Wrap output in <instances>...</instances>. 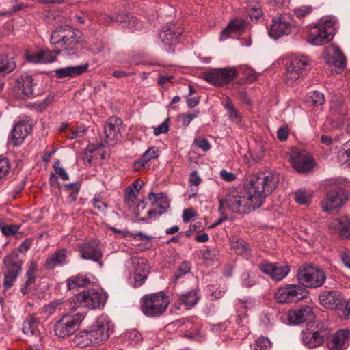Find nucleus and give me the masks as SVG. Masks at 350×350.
Returning <instances> with one entry per match:
<instances>
[{
    "mask_svg": "<svg viewBox=\"0 0 350 350\" xmlns=\"http://www.w3.org/2000/svg\"><path fill=\"white\" fill-rule=\"evenodd\" d=\"M278 181L275 174L267 172L252 175L247 183H244L247 194L254 203V208H259L263 204L265 199L277 187Z\"/></svg>",
    "mask_w": 350,
    "mask_h": 350,
    "instance_id": "obj_1",
    "label": "nucleus"
},
{
    "mask_svg": "<svg viewBox=\"0 0 350 350\" xmlns=\"http://www.w3.org/2000/svg\"><path fill=\"white\" fill-rule=\"evenodd\" d=\"M81 32L70 26L64 25L55 29L51 35V44L66 55L77 53L81 44Z\"/></svg>",
    "mask_w": 350,
    "mask_h": 350,
    "instance_id": "obj_2",
    "label": "nucleus"
},
{
    "mask_svg": "<svg viewBox=\"0 0 350 350\" xmlns=\"http://www.w3.org/2000/svg\"><path fill=\"white\" fill-rule=\"evenodd\" d=\"M219 211L227 208L234 213H248L255 210L254 203L252 202L251 198L247 194L245 190H232L229 191L224 200H220Z\"/></svg>",
    "mask_w": 350,
    "mask_h": 350,
    "instance_id": "obj_3",
    "label": "nucleus"
},
{
    "mask_svg": "<svg viewBox=\"0 0 350 350\" xmlns=\"http://www.w3.org/2000/svg\"><path fill=\"white\" fill-rule=\"evenodd\" d=\"M105 302L104 295L97 291L90 290L75 295L63 304L65 308L75 310L79 308L96 309L103 306Z\"/></svg>",
    "mask_w": 350,
    "mask_h": 350,
    "instance_id": "obj_4",
    "label": "nucleus"
},
{
    "mask_svg": "<svg viewBox=\"0 0 350 350\" xmlns=\"http://www.w3.org/2000/svg\"><path fill=\"white\" fill-rule=\"evenodd\" d=\"M169 304L167 297L163 293L150 294L142 298V310L147 317L161 314Z\"/></svg>",
    "mask_w": 350,
    "mask_h": 350,
    "instance_id": "obj_5",
    "label": "nucleus"
},
{
    "mask_svg": "<svg viewBox=\"0 0 350 350\" xmlns=\"http://www.w3.org/2000/svg\"><path fill=\"white\" fill-rule=\"evenodd\" d=\"M297 279L302 286L308 288H317L324 284L326 274L321 269L302 265L297 270Z\"/></svg>",
    "mask_w": 350,
    "mask_h": 350,
    "instance_id": "obj_6",
    "label": "nucleus"
},
{
    "mask_svg": "<svg viewBox=\"0 0 350 350\" xmlns=\"http://www.w3.org/2000/svg\"><path fill=\"white\" fill-rule=\"evenodd\" d=\"M310 60L307 57L299 55L293 57L287 64L284 82L287 85L293 86L304 77Z\"/></svg>",
    "mask_w": 350,
    "mask_h": 350,
    "instance_id": "obj_7",
    "label": "nucleus"
},
{
    "mask_svg": "<svg viewBox=\"0 0 350 350\" xmlns=\"http://www.w3.org/2000/svg\"><path fill=\"white\" fill-rule=\"evenodd\" d=\"M330 334L327 325L317 323L312 328H307L302 331L301 340L304 345L308 349L317 348L323 344Z\"/></svg>",
    "mask_w": 350,
    "mask_h": 350,
    "instance_id": "obj_8",
    "label": "nucleus"
},
{
    "mask_svg": "<svg viewBox=\"0 0 350 350\" xmlns=\"http://www.w3.org/2000/svg\"><path fill=\"white\" fill-rule=\"evenodd\" d=\"M88 330L93 345H100L109 339L113 325L107 317H100Z\"/></svg>",
    "mask_w": 350,
    "mask_h": 350,
    "instance_id": "obj_9",
    "label": "nucleus"
},
{
    "mask_svg": "<svg viewBox=\"0 0 350 350\" xmlns=\"http://www.w3.org/2000/svg\"><path fill=\"white\" fill-rule=\"evenodd\" d=\"M84 319L82 313L75 315L65 314L54 325L55 334L59 338H65L74 334Z\"/></svg>",
    "mask_w": 350,
    "mask_h": 350,
    "instance_id": "obj_10",
    "label": "nucleus"
},
{
    "mask_svg": "<svg viewBox=\"0 0 350 350\" xmlns=\"http://www.w3.org/2000/svg\"><path fill=\"white\" fill-rule=\"evenodd\" d=\"M237 75L234 68H214L203 72L202 78L213 85L222 86L232 81Z\"/></svg>",
    "mask_w": 350,
    "mask_h": 350,
    "instance_id": "obj_11",
    "label": "nucleus"
},
{
    "mask_svg": "<svg viewBox=\"0 0 350 350\" xmlns=\"http://www.w3.org/2000/svg\"><path fill=\"white\" fill-rule=\"evenodd\" d=\"M308 291L300 285L288 284L279 288L274 298L278 303L298 302L306 297Z\"/></svg>",
    "mask_w": 350,
    "mask_h": 350,
    "instance_id": "obj_12",
    "label": "nucleus"
},
{
    "mask_svg": "<svg viewBox=\"0 0 350 350\" xmlns=\"http://www.w3.org/2000/svg\"><path fill=\"white\" fill-rule=\"evenodd\" d=\"M296 27L293 18L288 14L282 15L272 20L268 28L269 35L275 39L289 35Z\"/></svg>",
    "mask_w": 350,
    "mask_h": 350,
    "instance_id": "obj_13",
    "label": "nucleus"
},
{
    "mask_svg": "<svg viewBox=\"0 0 350 350\" xmlns=\"http://www.w3.org/2000/svg\"><path fill=\"white\" fill-rule=\"evenodd\" d=\"M4 263L6 269L4 273L3 286L5 288H9L13 286L21 273L23 261L18 258L16 254H12L5 257Z\"/></svg>",
    "mask_w": 350,
    "mask_h": 350,
    "instance_id": "obj_14",
    "label": "nucleus"
},
{
    "mask_svg": "<svg viewBox=\"0 0 350 350\" xmlns=\"http://www.w3.org/2000/svg\"><path fill=\"white\" fill-rule=\"evenodd\" d=\"M346 199L345 191L342 189H334L328 191L321 201V208L323 211L331 213L334 211L340 208L344 205Z\"/></svg>",
    "mask_w": 350,
    "mask_h": 350,
    "instance_id": "obj_15",
    "label": "nucleus"
},
{
    "mask_svg": "<svg viewBox=\"0 0 350 350\" xmlns=\"http://www.w3.org/2000/svg\"><path fill=\"white\" fill-rule=\"evenodd\" d=\"M292 166L300 173H308L314 167V160L305 150H295L291 155Z\"/></svg>",
    "mask_w": 350,
    "mask_h": 350,
    "instance_id": "obj_16",
    "label": "nucleus"
},
{
    "mask_svg": "<svg viewBox=\"0 0 350 350\" xmlns=\"http://www.w3.org/2000/svg\"><path fill=\"white\" fill-rule=\"evenodd\" d=\"M259 269L275 281L282 280L290 272L289 266L285 263H262L259 265Z\"/></svg>",
    "mask_w": 350,
    "mask_h": 350,
    "instance_id": "obj_17",
    "label": "nucleus"
},
{
    "mask_svg": "<svg viewBox=\"0 0 350 350\" xmlns=\"http://www.w3.org/2000/svg\"><path fill=\"white\" fill-rule=\"evenodd\" d=\"M131 262L133 265V277L135 279L134 286H142L146 280L149 273V265L146 260L137 257L131 258Z\"/></svg>",
    "mask_w": 350,
    "mask_h": 350,
    "instance_id": "obj_18",
    "label": "nucleus"
},
{
    "mask_svg": "<svg viewBox=\"0 0 350 350\" xmlns=\"http://www.w3.org/2000/svg\"><path fill=\"white\" fill-rule=\"evenodd\" d=\"M321 306L326 309L337 310L343 306V298L337 291H325L319 295Z\"/></svg>",
    "mask_w": 350,
    "mask_h": 350,
    "instance_id": "obj_19",
    "label": "nucleus"
},
{
    "mask_svg": "<svg viewBox=\"0 0 350 350\" xmlns=\"http://www.w3.org/2000/svg\"><path fill=\"white\" fill-rule=\"evenodd\" d=\"M314 317L315 313L313 308L308 306L290 310L288 312V319L290 323L294 325H298L307 321H312Z\"/></svg>",
    "mask_w": 350,
    "mask_h": 350,
    "instance_id": "obj_20",
    "label": "nucleus"
},
{
    "mask_svg": "<svg viewBox=\"0 0 350 350\" xmlns=\"http://www.w3.org/2000/svg\"><path fill=\"white\" fill-rule=\"evenodd\" d=\"M148 200L155 207L154 209H150L148 211L147 214L149 218H151L152 215L156 214L161 215L170 207V201L163 193L158 194L150 193Z\"/></svg>",
    "mask_w": 350,
    "mask_h": 350,
    "instance_id": "obj_21",
    "label": "nucleus"
},
{
    "mask_svg": "<svg viewBox=\"0 0 350 350\" xmlns=\"http://www.w3.org/2000/svg\"><path fill=\"white\" fill-rule=\"evenodd\" d=\"M79 251L81 254V258L84 260L98 262L103 256L98 243L96 241L85 242L81 244L79 246Z\"/></svg>",
    "mask_w": 350,
    "mask_h": 350,
    "instance_id": "obj_22",
    "label": "nucleus"
},
{
    "mask_svg": "<svg viewBox=\"0 0 350 350\" xmlns=\"http://www.w3.org/2000/svg\"><path fill=\"white\" fill-rule=\"evenodd\" d=\"M183 33V29L180 27L173 26L172 27H165L159 33V38L166 51L170 47L176 44Z\"/></svg>",
    "mask_w": 350,
    "mask_h": 350,
    "instance_id": "obj_23",
    "label": "nucleus"
},
{
    "mask_svg": "<svg viewBox=\"0 0 350 350\" xmlns=\"http://www.w3.org/2000/svg\"><path fill=\"white\" fill-rule=\"evenodd\" d=\"M327 63L337 69V72H342L346 67V58L340 50L336 45H332L328 49V57Z\"/></svg>",
    "mask_w": 350,
    "mask_h": 350,
    "instance_id": "obj_24",
    "label": "nucleus"
},
{
    "mask_svg": "<svg viewBox=\"0 0 350 350\" xmlns=\"http://www.w3.org/2000/svg\"><path fill=\"white\" fill-rule=\"evenodd\" d=\"M94 277L91 273H78L66 280L68 290H77L79 288H85L93 283Z\"/></svg>",
    "mask_w": 350,
    "mask_h": 350,
    "instance_id": "obj_25",
    "label": "nucleus"
},
{
    "mask_svg": "<svg viewBox=\"0 0 350 350\" xmlns=\"http://www.w3.org/2000/svg\"><path fill=\"white\" fill-rule=\"evenodd\" d=\"M332 39L323 27L317 24L310 30L308 40L310 44L315 46L325 44Z\"/></svg>",
    "mask_w": 350,
    "mask_h": 350,
    "instance_id": "obj_26",
    "label": "nucleus"
},
{
    "mask_svg": "<svg viewBox=\"0 0 350 350\" xmlns=\"http://www.w3.org/2000/svg\"><path fill=\"white\" fill-rule=\"evenodd\" d=\"M122 120L118 118H110L104 127L105 138L107 142L118 140L120 137V126Z\"/></svg>",
    "mask_w": 350,
    "mask_h": 350,
    "instance_id": "obj_27",
    "label": "nucleus"
},
{
    "mask_svg": "<svg viewBox=\"0 0 350 350\" xmlns=\"http://www.w3.org/2000/svg\"><path fill=\"white\" fill-rule=\"evenodd\" d=\"M329 228L335 230L342 239H350V218L346 215L332 220Z\"/></svg>",
    "mask_w": 350,
    "mask_h": 350,
    "instance_id": "obj_28",
    "label": "nucleus"
},
{
    "mask_svg": "<svg viewBox=\"0 0 350 350\" xmlns=\"http://www.w3.org/2000/svg\"><path fill=\"white\" fill-rule=\"evenodd\" d=\"M350 336V332L347 329H342L336 332L327 342L329 350H345V345Z\"/></svg>",
    "mask_w": 350,
    "mask_h": 350,
    "instance_id": "obj_29",
    "label": "nucleus"
},
{
    "mask_svg": "<svg viewBox=\"0 0 350 350\" xmlns=\"http://www.w3.org/2000/svg\"><path fill=\"white\" fill-rule=\"evenodd\" d=\"M102 143L89 145L84 152L83 160L85 163L91 165L93 162L105 159Z\"/></svg>",
    "mask_w": 350,
    "mask_h": 350,
    "instance_id": "obj_30",
    "label": "nucleus"
},
{
    "mask_svg": "<svg viewBox=\"0 0 350 350\" xmlns=\"http://www.w3.org/2000/svg\"><path fill=\"white\" fill-rule=\"evenodd\" d=\"M69 254L70 253L65 249L56 251L46 258L45 262L46 269L51 270L66 264Z\"/></svg>",
    "mask_w": 350,
    "mask_h": 350,
    "instance_id": "obj_31",
    "label": "nucleus"
},
{
    "mask_svg": "<svg viewBox=\"0 0 350 350\" xmlns=\"http://www.w3.org/2000/svg\"><path fill=\"white\" fill-rule=\"evenodd\" d=\"M31 131V125L26 122H21L16 124L13 129L12 134V141L14 145L18 146L21 144Z\"/></svg>",
    "mask_w": 350,
    "mask_h": 350,
    "instance_id": "obj_32",
    "label": "nucleus"
},
{
    "mask_svg": "<svg viewBox=\"0 0 350 350\" xmlns=\"http://www.w3.org/2000/svg\"><path fill=\"white\" fill-rule=\"evenodd\" d=\"M88 68V65H80L76 66H68L55 70V76L62 79L65 77H74L85 72Z\"/></svg>",
    "mask_w": 350,
    "mask_h": 350,
    "instance_id": "obj_33",
    "label": "nucleus"
},
{
    "mask_svg": "<svg viewBox=\"0 0 350 350\" xmlns=\"http://www.w3.org/2000/svg\"><path fill=\"white\" fill-rule=\"evenodd\" d=\"M159 148L157 146H151L146 150L142 155L141 158L135 162L134 167L136 170H139L144 168L146 165L152 159H157L159 157Z\"/></svg>",
    "mask_w": 350,
    "mask_h": 350,
    "instance_id": "obj_34",
    "label": "nucleus"
},
{
    "mask_svg": "<svg viewBox=\"0 0 350 350\" xmlns=\"http://www.w3.org/2000/svg\"><path fill=\"white\" fill-rule=\"evenodd\" d=\"M245 25V21L243 19L232 20L228 26L222 31L221 34V39H226L229 37L230 33H240L241 32Z\"/></svg>",
    "mask_w": 350,
    "mask_h": 350,
    "instance_id": "obj_35",
    "label": "nucleus"
},
{
    "mask_svg": "<svg viewBox=\"0 0 350 350\" xmlns=\"http://www.w3.org/2000/svg\"><path fill=\"white\" fill-rule=\"evenodd\" d=\"M222 105L227 111V114L230 121L236 124L241 122V115L228 97H226L222 101Z\"/></svg>",
    "mask_w": 350,
    "mask_h": 350,
    "instance_id": "obj_36",
    "label": "nucleus"
},
{
    "mask_svg": "<svg viewBox=\"0 0 350 350\" xmlns=\"http://www.w3.org/2000/svg\"><path fill=\"white\" fill-rule=\"evenodd\" d=\"M80 188L79 182L66 184L62 187V191L68 194L67 202L68 203L71 204L76 201Z\"/></svg>",
    "mask_w": 350,
    "mask_h": 350,
    "instance_id": "obj_37",
    "label": "nucleus"
},
{
    "mask_svg": "<svg viewBox=\"0 0 350 350\" xmlns=\"http://www.w3.org/2000/svg\"><path fill=\"white\" fill-rule=\"evenodd\" d=\"M73 344L80 348L87 347L93 345L88 330H83L77 333L73 340Z\"/></svg>",
    "mask_w": 350,
    "mask_h": 350,
    "instance_id": "obj_38",
    "label": "nucleus"
},
{
    "mask_svg": "<svg viewBox=\"0 0 350 350\" xmlns=\"http://www.w3.org/2000/svg\"><path fill=\"white\" fill-rule=\"evenodd\" d=\"M33 78L31 76L26 75L22 76L18 81L19 88L24 96H30L33 94Z\"/></svg>",
    "mask_w": 350,
    "mask_h": 350,
    "instance_id": "obj_39",
    "label": "nucleus"
},
{
    "mask_svg": "<svg viewBox=\"0 0 350 350\" xmlns=\"http://www.w3.org/2000/svg\"><path fill=\"white\" fill-rule=\"evenodd\" d=\"M312 192L307 189H299L295 192V200L299 205H308L311 202Z\"/></svg>",
    "mask_w": 350,
    "mask_h": 350,
    "instance_id": "obj_40",
    "label": "nucleus"
},
{
    "mask_svg": "<svg viewBox=\"0 0 350 350\" xmlns=\"http://www.w3.org/2000/svg\"><path fill=\"white\" fill-rule=\"evenodd\" d=\"M114 21L122 25L123 27H126L131 29H138L141 27V21L137 18L132 16H126L124 19L122 16H117Z\"/></svg>",
    "mask_w": 350,
    "mask_h": 350,
    "instance_id": "obj_41",
    "label": "nucleus"
},
{
    "mask_svg": "<svg viewBox=\"0 0 350 350\" xmlns=\"http://www.w3.org/2000/svg\"><path fill=\"white\" fill-rule=\"evenodd\" d=\"M232 247L234 252L239 254L248 258L250 254V249L249 245L242 239H237L233 241L232 243Z\"/></svg>",
    "mask_w": 350,
    "mask_h": 350,
    "instance_id": "obj_42",
    "label": "nucleus"
},
{
    "mask_svg": "<svg viewBox=\"0 0 350 350\" xmlns=\"http://www.w3.org/2000/svg\"><path fill=\"white\" fill-rule=\"evenodd\" d=\"M199 299L198 292L196 290H191L185 294L180 296L179 300L187 307H191L196 304Z\"/></svg>",
    "mask_w": 350,
    "mask_h": 350,
    "instance_id": "obj_43",
    "label": "nucleus"
},
{
    "mask_svg": "<svg viewBox=\"0 0 350 350\" xmlns=\"http://www.w3.org/2000/svg\"><path fill=\"white\" fill-rule=\"evenodd\" d=\"M37 330L36 319L32 316L28 317L23 323L22 331L27 336L33 335Z\"/></svg>",
    "mask_w": 350,
    "mask_h": 350,
    "instance_id": "obj_44",
    "label": "nucleus"
},
{
    "mask_svg": "<svg viewBox=\"0 0 350 350\" xmlns=\"http://www.w3.org/2000/svg\"><path fill=\"white\" fill-rule=\"evenodd\" d=\"M336 23V18L334 17L329 16L322 20L317 25L321 27H323V29L329 33V35L333 38L334 33L335 32Z\"/></svg>",
    "mask_w": 350,
    "mask_h": 350,
    "instance_id": "obj_45",
    "label": "nucleus"
},
{
    "mask_svg": "<svg viewBox=\"0 0 350 350\" xmlns=\"http://www.w3.org/2000/svg\"><path fill=\"white\" fill-rule=\"evenodd\" d=\"M40 53H42L40 55L41 63L47 64L51 63L56 59V57L60 53V51H58V48H55L53 51L40 49Z\"/></svg>",
    "mask_w": 350,
    "mask_h": 350,
    "instance_id": "obj_46",
    "label": "nucleus"
},
{
    "mask_svg": "<svg viewBox=\"0 0 350 350\" xmlns=\"http://www.w3.org/2000/svg\"><path fill=\"white\" fill-rule=\"evenodd\" d=\"M246 9L247 14L252 19L258 20L262 15L261 7L258 2L250 3Z\"/></svg>",
    "mask_w": 350,
    "mask_h": 350,
    "instance_id": "obj_47",
    "label": "nucleus"
},
{
    "mask_svg": "<svg viewBox=\"0 0 350 350\" xmlns=\"http://www.w3.org/2000/svg\"><path fill=\"white\" fill-rule=\"evenodd\" d=\"M307 102L314 106H319L324 103V96L319 92H311L308 95Z\"/></svg>",
    "mask_w": 350,
    "mask_h": 350,
    "instance_id": "obj_48",
    "label": "nucleus"
},
{
    "mask_svg": "<svg viewBox=\"0 0 350 350\" xmlns=\"http://www.w3.org/2000/svg\"><path fill=\"white\" fill-rule=\"evenodd\" d=\"M201 182L202 178L200 177L198 172L196 171L192 172L189 176V183L191 184V191H193L192 193V196H196L198 190V187Z\"/></svg>",
    "mask_w": 350,
    "mask_h": 350,
    "instance_id": "obj_49",
    "label": "nucleus"
},
{
    "mask_svg": "<svg viewBox=\"0 0 350 350\" xmlns=\"http://www.w3.org/2000/svg\"><path fill=\"white\" fill-rule=\"evenodd\" d=\"M137 196V191H134L131 187H129L126 189L124 202L129 207H132L135 205Z\"/></svg>",
    "mask_w": 350,
    "mask_h": 350,
    "instance_id": "obj_50",
    "label": "nucleus"
},
{
    "mask_svg": "<svg viewBox=\"0 0 350 350\" xmlns=\"http://www.w3.org/2000/svg\"><path fill=\"white\" fill-rule=\"evenodd\" d=\"M191 271V265L188 262H183L179 265L178 269L174 272V281L176 282L179 278L182 275H185L190 272Z\"/></svg>",
    "mask_w": 350,
    "mask_h": 350,
    "instance_id": "obj_51",
    "label": "nucleus"
},
{
    "mask_svg": "<svg viewBox=\"0 0 350 350\" xmlns=\"http://www.w3.org/2000/svg\"><path fill=\"white\" fill-rule=\"evenodd\" d=\"M20 228L18 225L10 224L4 225L2 221H0V230L1 232L7 237L14 235L16 234Z\"/></svg>",
    "mask_w": 350,
    "mask_h": 350,
    "instance_id": "obj_52",
    "label": "nucleus"
},
{
    "mask_svg": "<svg viewBox=\"0 0 350 350\" xmlns=\"http://www.w3.org/2000/svg\"><path fill=\"white\" fill-rule=\"evenodd\" d=\"M313 10V8L310 5H302L300 7L295 8L293 10L294 14L298 18H304L310 14Z\"/></svg>",
    "mask_w": 350,
    "mask_h": 350,
    "instance_id": "obj_53",
    "label": "nucleus"
},
{
    "mask_svg": "<svg viewBox=\"0 0 350 350\" xmlns=\"http://www.w3.org/2000/svg\"><path fill=\"white\" fill-rule=\"evenodd\" d=\"M271 345L268 338L260 337L256 342L255 350H269L271 348Z\"/></svg>",
    "mask_w": 350,
    "mask_h": 350,
    "instance_id": "obj_54",
    "label": "nucleus"
},
{
    "mask_svg": "<svg viewBox=\"0 0 350 350\" xmlns=\"http://www.w3.org/2000/svg\"><path fill=\"white\" fill-rule=\"evenodd\" d=\"M42 54V53H40V50H37L32 53H30L29 51H26L25 56L27 61H28L29 62L38 64L41 63L40 55Z\"/></svg>",
    "mask_w": 350,
    "mask_h": 350,
    "instance_id": "obj_55",
    "label": "nucleus"
},
{
    "mask_svg": "<svg viewBox=\"0 0 350 350\" xmlns=\"http://www.w3.org/2000/svg\"><path fill=\"white\" fill-rule=\"evenodd\" d=\"M53 168L55 174L58 175L61 179L64 180H68L69 179L68 174L66 170L60 166V162L58 160L55 162Z\"/></svg>",
    "mask_w": 350,
    "mask_h": 350,
    "instance_id": "obj_56",
    "label": "nucleus"
},
{
    "mask_svg": "<svg viewBox=\"0 0 350 350\" xmlns=\"http://www.w3.org/2000/svg\"><path fill=\"white\" fill-rule=\"evenodd\" d=\"M242 284L246 287H251L256 284L254 277L248 272L243 273L241 275Z\"/></svg>",
    "mask_w": 350,
    "mask_h": 350,
    "instance_id": "obj_57",
    "label": "nucleus"
},
{
    "mask_svg": "<svg viewBox=\"0 0 350 350\" xmlns=\"http://www.w3.org/2000/svg\"><path fill=\"white\" fill-rule=\"evenodd\" d=\"M37 267H38V265H37L36 262H35L33 261L30 262V263L29 265L28 271L26 273V278H27V280L34 282L35 278H36L35 274L37 271Z\"/></svg>",
    "mask_w": 350,
    "mask_h": 350,
    "instance_id": "obj_58",
    "label": "nucleus"
},
{
    "mask_svg": "<svg viewBox=\"0 0 350 350\" xmlns=\"http://www.w3.org/2000/svg\"><path fill=\"white\" fill-rule=\"evenodd\" d=\"M10 170V163L8 159H0V180L3 178Z\"/></svg>",
    "mask_w": 350,
    "mask_h": 350,
    "instance_id": "obj_59",
    "label": "nucleus"
},
{
    "mask_svg": "<svg viewBox=\"0 0 350 350\" xmlns=\"http://www.w3.org/2000/svg\"><path fill=\"white\" fill-rule=\"evenodd\" d=\"M169 118H167L159 126L155 127L154 129V135L158 136L163 133H166L169 131Z\"/></svg>",
    "mask_w": 350,
    "mask_h": 350,
    "instance_id": "obj_60",
    "label": "nucleus"
},
{
    "mask_svg": "<svg viewBox=\"0 0 350 350\" xmlns=\"http://www.w3.org/2000/svg\"><path fill=\"white\" fill-rule=\"evenodd\" d=\"M194 144L204 152L208 151L211 148L210 143L204 138L195 139Z\"/></svg>",
    "mask_w": 350,
    "mask_h": 350,
    "instance_id": "obj_61",
    "label": "nucleus"
},
{
    "mask_svg": "<svg viewBox=\"0 0 350 350\" xmlns=\"http://www.w3.org/2000/svg\"><path fill=\"white\" fill-rule=\"evenodd\" d=\"M197 215L196 211L193 208H187L183 211L182 218L185 223H188L190 219Z\"/></svg>",
    "mask_w": 350,
    "mask_h": 350,
    "instance_id": "obj_62",
    "label": "nucleus"
},
{
    "mask_svg": "<svg viewBox=\"0 0 350 350\" xmlns=\"http://www.w3.org/2000/svg\"><path fill=\"white\" fill-rule=\"evenodd\" d=\"M85 129L82 126L77 127L75 130H71L67 135V137L72 139L77 137H81L84 135Z\"/></svg>",
    "mask_w": 350,
    "mask_h": 350,
    "instance_id": "obj_63",
    "label": "nucleus"
},
{
    "mask_svg": "<svg viewBox=\"0 0 350 350\" xmlns=\"http://www.w3.org/2000/svg\"><path fill=\"white\" fill-rule=\"evenodd\" d=\"M198 114V111H193L191 113H187L186 114L183 115V123L185 126H188L190 122L197 117Z\"/></svg>",
    "mask_w": 350,
    "mask_h": 350,
    "instance_id": "obj_64",
    "label": "nucleus"
}]
</instances>
